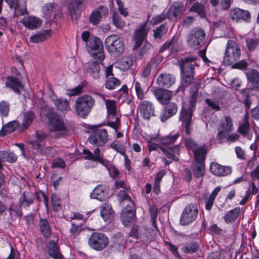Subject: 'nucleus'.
Instances as JSON below:
<instances>
[{"label":"nucleus","mask_w":259,"mask_h":259,"mask_svg":"<svg viewBox=\"0 0 259 259\" xmlns=\"http://www.w3.org/2000/svg\"><path fill=\"white\" fill-rule=\"evenodd\" d=\"M178 38L176 36H174L169 41L166 42L161 48V51H164L165 50L168 49L170 46L172 48L175 47L177 44Z\"/></svg>","instance_id":"obj_61"},{"label":"nucleus","mask_w":259,"mask_h":259,"mask_svg":"<svg viewBox=\"0 0 259 259\" xmlns=\"http://www.w3.org/2000/svg\"><path fill=\"white\" fill-rule=\"evenodd\" d=\"M34 198L32 194L24 192L19 199V203L21 207H27L32 204Z\"/></svg>","instance_id":"obj_39"},{"label":"nucleus","mask_w":259,"mask_h":259,"mask_svg":"<svg viewBox=\"0 0 259 259\" xmlns=\"http://www.w3.org/2000/svg\"><path fill=\"white\" fill-rule=\"evenodd\" d=\"M190 11L197 13L201 18L205 16L204 6L198 3H195L191 8Z\"/></svg>","instance_id":"obj_51"},{"label":"nucleus","mask_w":259,"mask_h":259,"mask_svg":"<svg viewBox=\"0 0 259 259\" xmlns=\"http://www.w3.org/2000/svg\"><path fill=\"white\" fill-rule=\"evenodd\" d=\"M35 118L34 113L32 111H28L24 113L22 122L23 128H27L32 123Z\"/></svg>","instance_id":"obj_43"},{"label":"nucleus","mask_w":259,"mask_h":259,"mask_svg":"<svg viewBox=\"0 0 259 259\" xmlns=\"http://www.w3.org/2000/svg\"><path fill=\"white\" fill-rule=\"evenodd\" d=\"M101 18L98 11H93L90 16V22L93 25H97L100 22Z\"/></svg>","instance_id":"obj_59"},{"label":"nucleus","mask_w":259,"mask_h":259,"mask_svg":"<svg viewBox=\"0 0 259 259\" xmlns=\"http://www.w3.org/2000/svg\"><path fill=\"white\" fill-rule=\"evenodd\" d=\"M97 95L101 98L105 100L108 113L112 115H116L117 113L116 102L113 100H106L104 95L100 93H97Z\"/></svg>","instance_id":"obj_33"},{"label":"nucleus","mask_w":259,"mask_h":259,"mask_svg":"<svg viewBox=\"0 0 259 259\" xmlns=\"http://www.w3.org/2000/svg\"><path fill=\"white\" fill-rule=\"evenodd\" d=\"M192 112L190 109H188L187 110L183 109L181 110L180 120H181L183 123V126L185 127V132L186 134L184 137V144L187 148L194 151L200 146H199L195 141L189 137L192 131Z\"/></svg>","instance_id":"obj_3"},{"label":"nucleus","mask_w":259,"mask_h":259,"mask_svg":"<svg viewBox=\"0 0 259 259\" xmlns=\"http://www.w3.org/2000/svg\"><path fill=\"white\" fill-rule=\"evenodd\" d=\"M47 135L44 133L40 131H37L32 135L31 139L29 141L30 144L31 145L33 150L38 151H41L42 148L45 145V140Z\"/></svg>","instance_id":"obj_13"},{"label":"nucleus","mask_w":259,"mask_h":259,"mask_svg":"<svg viewBox=\"0 0 259 259\" xmlns=\"http://www.w3.org/2000/svg\"><path fill=\"white\" fill-rule=\"evenodd\" d=\"M86 71L94 79L99 78L100 72V66L99 63L97 61L88 63L86 67Z\"/></svg>","instance_id":"obj_27"},{"label":"nucleus","mask_w":259,"mask_h":259,"mask_svg":"<svg viewBox=\"0 0 259 259\" xmlns=\"http://www.w3.org/2000/svg\"><path fill=\"white\" fill-rule=\"evenodd\" d=\"M148 31L146 23L140 25V28L135 31L133 39L135 42L134 49L139 48L146 39Z\"/></svg>","instance_id":"obj_16"},{"label":"nucleus","mask_w":259,"mask_h":259,"mask_svg":"<svg viewBox=\"0 0 259 259\" xmlns=\"http://www.w3.org/2000/svg\"><path fill=\"white\" fill-rule=\"evenodd\" d=\"M20 22L29 29H35L39 27L42 24L41 20L34 16H26L24 17Z\"/></svg>","instance_id":"obj_23"},{"label":"nucleus","mask_w":259,"mask_h":259,"mask_svg":"<svg viewBox=\"0 0 259 259\" xmlns=\"http://www.w3.org/2000/svg\"><path fill=\"white\" fill-rule=\"evenodd\" d=\"M181 78L182 85L179 87L177 92L184 91L185 87L189 85L194 79V72L192 71L188 72H181Z\"/></svg>","instance_id":"obj_29"},{"label":"nucleus","mask_w":259,"mask_h":259,"mask_svg":"<svg viewBox=\"0 0 259 259\" xmlns=\"http://www.w3.org/2000/svg\"><path fill=\"white\" fill-rule=\"evenodd\" d=\"M50 31L49 30H45L38 32L31 36L30 38V41L33 43H39L46 40L50 37Z\"/></svg>","instance_id":"obj_35"},{"label":"nucleus","mask_w":259,"mask_h":259,"mask_svg":"<svg viewBox=\"0 0 259 259\" xmlns=\"http://www.w3.org/2000/svg\"><path fill=\"white\" fill-rule=\"evenodd\" d=\"M249 130V124L247 119L244 117L242 123L239 126L238 132L244 137H248V132Z\"/></svg>","instance_id":"obj_50"},{"label":"nucleus","mask_w":259,"mask_h":259,"mask_svg":"<svg viewBox=\"0 0 259 259\" xmlns=\"http://www.w3.org/2000/svg\"><path fill=\"white\" fill-rule=\"evenodd\" d=\"M120 84V80L114 77L110 76L107 78V79L105 83V87L108 90H113L116 87L119 86Z\"/></svg>","instance_id":"obj_47"},{"label":"nucleus","mask_w":259,"mask_h":259,"mask_svg":"<svg viewBox=\"0 0 259 259\" xmlns=\"http://www.w3.org/2000/svg\"><path fill=\"white\" fill-rule=\"evenodd\" d=\"M251 90L259 91V72L255 69L249 68L245 72Z\"/></svg>","instance_id":"obj_17"},{"label":"nucleus","mask_w":259,"mask_h":259,"mask_svg":"<svg viewBox=\"0 0 259 259\" xmlns=\"http://www.w3.org/2000/svg\"><path fill=\"white\" fill-rule=\"evenodd\" d=\"M234 128L233 122L232 117L230 115H226L220 120L218 126V133L217 137L219 139H222L223 136L233 131Z\"/></svg>","instance_id":"obj_12"},{"label":"nucleus","mask_w":259,"mask_h":259,"mask_svg":"<svg viewBox=\"0 0 259 259\" xmlns=\"http://www.w3.org/2000/svg\"><path fill=\"white\" fill-rule=\"evenodd\" d=\"M167 16V14L164 12L159 15L154 16L151 20V23L156 25L164 21Z\"/></svg>","instance_id":"obj_60"},{"label":"nucleus","mask_w":259,"mask_h":259,"mask_svg":"<svg viewBox=\"0 0 259 259\" xmlns=\"http://www.w3.org/2000/svg\"><path fill=\"white\" fill-rule=\"evenodd\" d=\"M167 31V28L165 27V25L162 24L153 30L154 38L155 39H161L162 37L166 34Z\"/></svg>","instance_id":"obj_46"},{"label":"nucleus","mask_w":259,"mask_h":259,"mask_svg":"<svg viewBox=\"0 0 259 259\" xmlns=\"http://www.w3.org/2000/svg\"><path fill=\"white\" fill-rule=\"evenodd\" d=\"M178 134L172 136H167L158 139L157 142L159 143V148L165 154L166 157L175 161L179 160L178 155L180 154V146L179 145L169 147L174 144L178 138Z\"/></svg>","instance_id":"obj_1"},{"label":"nucleus","mask_w":259,"mask_h":259,"mask_svg":"<svg viewBox=\"0 0 259 259\" xmlns=\"http://www.w3.org/2000/svg\"><path fill=\"white\" fill-rule=\"evenodd\" d=\"M10 110V106L8 102L2 101L0 102V113L3 116H7Z\"/></svg>","instance_id":"obj_58"},{"label":"nucleus","mask_w":259,"mask_h":259,"mask_svg":"<svg viewBox=\"0 0 259 259\" xmlns=\"http://www.w3.org/2000/svg\"><path fill=\"white\" fill-rule=\"evenodd\" d=\"M205 38L204 31L202 29L196 28L189 33L187 42L190 47L197 49L203 45Z\"/></svg>","instance_id":"obj_9"},{"label":"nucleus","mask_w":259,"mask_h":259,"mask_svg":"<svg viewBox=\"0 0 259 259\" xmlns=\"http://www.w3.org/2000/svg\"><path fill=\"white\" fill-rule=\"evenodd\" d=\"M133 64V60L129 57L122 58L120 61V67L122 70L129 69Z\"/></svg>","instance_id":"obj_54"},{"label":"nucleus","mask_w":259,"mask_h":259,"mask_svg":"<svg viewBox=\"0 0 259 259\" xmlns=\"http://www.w3.org/2000/svg\"><path fill=\"white\" fill-rule=\"evenodd\" d=\"M221 187L218 186L214 188L208 197L205 198L204 200L205 202V209L210 210L213 204L215 198L218 193L221 190Z\"/></svg>","instance_id":"obj_40"},{"label":"nucleus","mask_w":259,"mask_h":259,"mask_svg":"<svg viewBox=\"0 0 259 259\" xmlns=\"http://www.w3.org/2000/svg\"><path fill=\"white\" fill-rule=\"evenodd\" d=\"M184 11V5L181 3H174L170 7L167 13V17L169 20H178L181 17Z\"/></svg>","instance_id":"obj_20"},{"label":"nucleus","mask_w":259,"mask_h":259,"mask_svg":"<svg viewBox=\"0 0 259 259\" xmlns=\"http://www.w3.org/2000/svg\"><path fill=\"white\" fill-rule=\"evenodd\" d=\"M82 153L85 155L84 156L85 159L99 162L106 167H108V161L103 158V155L101 153V150L99 148H96L94 150V153H92L87 149H83Z\"/></svg>","instance_id":"obj_14"},{"label":"nucleus","mask_w":259,"mask_h":259,"mask_svg":"<svg viewBox=\"0 0 259 259\" xmlns=\"http://www.w3.org/2000/svg\"><path fill=\"white\" fill-rule=\"evenodd\" d=\"M112 20L113 24L117 28L122 29L125 25V22L117 14H113L112 17Z\"/></svg>","instance_id":"obj_56"},{"label":"nucleus","mask_w":259,"mask_h":259,"mask_svg":"<svg viewBox=\"0 0 259 259\" xmlns=\"http://www.w3.org/2000/svg\"><path fill=\"white\" fill-rule=\"evenodd\" d=\"M109 243V239L105 234L97 232L91 234L88 241L89 247L96 251L103 250Z\"/></svg>","instance_id":"obj_7"},{"label":"nucleus","mask_w":259,"mask_h":259,"mask_svg":"<svg viewBox=\"0 0 259 259\" xmlns=\"http://www.w3.org/2000/svg\"><path fill=\"white\" fill-rule=\"evenodd\" d=\"M49 120V127L51 132H64L68 129V126L64 123L63 119L57 114L53 113L48 115Z\"/></svg>","instance_id":"obj_11"},{"label":"nucleus","mask_w":259,"mask_h":259,"mask_svg":"<svg viewBox=\"0 0 259 259\" xmlns=\"http://www.w3.org/2000/svg\"><path fill=\"white\" fill-rule=\"evenodd\" d=\"M128 191L125 190H120L118 194V199L120 202L124 201H128L130 203L127 204L126 206L132 208L134 207V203L132 202L131 198L126 193V191Z\"/></svg>","instance_id":"obj_48"},{"label":"nucleus","mask_w":259,"mask_h":259,"mask_svg":"<svg viewBox=\"0 0 259 259\" xmlns=\"http://www.w3.org/2000/svg\"><path fill=\"white\" fill-rule=\"evenodd\" d=\"M10 215L12 217H21L22 215V212L21 211V206L19 205L12 204L10 207L9 209Z\"/></svg>","instance_id":"obj_53"},{"label":"nucleus","mask_w":259,"mask_h":259,"mask_svg":"<svg viewBox=\"0 0 259 259\" xmlns=\"http://www.w3.org/2000/svg\"><path fill=\"white\" fill-rule=\"evenodd\" d=\"M199 244L196 242H192L185 245L182 248L185 253H193L196 252L199 249Z\"/></svg>","instance_id":"obj_52"},{"label":"nucleus","mask_w":259,"mask_h":259,"mask_svg":"<svg viewBox=\"0 0 259 259\" xmlns=\"http://www.w3.org/2000/svg\"><path fill=\"white\" fill-rule=\"evenodd\" d=\"M95 103V101L91 96H82L75 101V111L80 117L84 118L90 114Z\"/></svg>","instance_id":"obj_4"},{"label":"nucleus","mask_w":259,"mask_h":259,"mask_svg":"<svg viewBox=\"0 0 259 259\" xmlns=\"http://www.w3.org/2000/svg\"><path fill=\"white\" fill-rule=\"evenodd\" d=\"M19 125V123L16 120L10 122L5 125L0 132V135L4 136L14 132Z\"/></svg>","instance_id":"obj_42"},{"label":"nucleus","mask_w":259,"mask_h":259,"mask_svg":"<svg viewBox=\"0 0 259 259\" xmlns=\"http://www.w3.org/2000/svg\"><path fill=\"white\" fill-rule=\"evenodd\" d=\"M138 110L141 116L145 119H149L155 115V107L153 103L149 101H143L139 105Z\"/></svg>","instance_id":"obj_15"},{"label":"nucleus","mask_w":259,"mask_h":259,"mask_svg":"<svg viewBox=\"0 0 259 259\" xmlns=\"http://www.w3.org/2000/svg\"><path fill=\"white\" fill-rule=\"evenodd\" d=\"M165 174V172L164 170H161L156 175L154 180V186L153 188V191L155 194H158L160 192V183Z\"/></svg>","instance_id":"obj_45"},{"label":"nucleus","mask_w":259,"mask_h":259,"mask_svg":"<svg viewBox=\"0 0 259 259\" xmlns=\"http://www.w3.org/2000/svg\"><path fill=\"white\" fill-rule=\"evenodd\" d=\"M135 89L138 98L141 100H143L145 98L146 92L144 91L141 84L138 81L135 82Z\"/></svg>","instance_id":"obj_55"},{"label":"nucleus","mask_w":259,"mask_h":259,"mask_svg":"<svg viewBox=\"0 0 259 259\" xmlns=\"http://www.w3.org/2000/svg\"><path fill=\"white\" fill-rule=\"evenodd\" d=\"M157 84L164 88H169L175 81V77L171 74L168 73H161L157 79Z\"/></svg>","instance_id":"obj_25"},{"label":"nucleus","mask_w":259,"mask_h":259,"mask_svg":"<svg viewBox=\"0 0 259 259\" xmlns=\"http://www.w3.org/2000/svg\"><path fill=\"white\" fill-rule=\"evenodd\" d=\"M241 51L239 45L233 40H229L226 45L223 63L229 65L239 59Z\"/></svg>","instance_id":"obj_5"},{"label":"nucleus","mask_w":259,"mask_h":259,"mask_svg":"<svg viewBox=\"0 0 259 259\" xmlns=\"http://www.w3.org/2000/svg\"><path fill=\"white\" fill-rule=\"evenodd\" d=\"M90 143L97 146H102L108 140V134L105 128L94 129L88 138Z\"/></svg>","instance_id":"obj_10"},{"label":"nucleus","mask_w":259,"mask_h":259,"mask_svg":"<svg viewBox=\"0 0 259 259\" xmlns=\"http://www.w3.org/2000/svg\"><path fill=\"white\" fill-rule=\"evenodd\" d=\"M193 171L195 177L197 178L201 177L204 175L205 171L204 164L203 163H196L194 166Z\"/></svg>","instance_id":"obj_49"},{"label":"nucleus","mask_w":259,"mask_h":259,"mask_svg":"<svg viewBox=\"0 0 259 259\" xmlns=\"http://www.w3.org/2000/svg\"><path fill=\"white\" fill-rule=\"evenodd\" d=\"M105 45L108 51L113 55H120L124 50V44L117 35L112 34L107 36L105 40Z\"/></svg>","instance_id":"obj_6"},{"label":"nucleus","mask_w":259,"mask_h":259,"mask_svg":"<svg viewBox=\"0 0 259 259\" xmlns=\"http://www.w3.org/2000/svg\"><path fill=\"white\" fill-rule=\"evenodd\" d=\"M196 59V57H187L182 59L179 62L181 72H194Z\"/></svg>","instance_id":"obj_19"},{"label":"nucleus","mask_w":259,"mask_h":259,"mask_svg":"<svg viewBox=\"0 0 259 259\" xmlns=\"http://www.w3.org/2000/svg\"><path fill=\"white\" fill-rule=\"evenodd\" d=\"M48 252L50 256L55 259H64L60 253L58 247L55 241H51L49 242Z\"/></svg>","instance_id":"obj_36"},{"label":"nucleus","mask_w":259,"mask_h":259,"mask_svg":"<svg viewBox=\"0 0 259 259\" xmlns=\"http://www.w3.org/2000/svg\"><path fill=\"white\" fill-rule=\"evenodd\" d=\"M152 92L157 100L162 104L167 103L172 95L171 91L159 88H153Z\"/></svg>","instance_id":"obj_18"},{"label":"nucleus","mask_w":259,"mask_h":259,"mask_svg":"<svg viewBox=\"0 0 259 259\" xmlns=\"http://www.w3.org/2000/svg\"><path fill=\"white\" fill-rule=\"evenodd\" d=\"M178 111V106L174 103L166 105L161 110L159 117L162 122H164L168 118L175 115Z\"/></svg>","instance_id":"obj_21"},{"label":"nucleus","mask_w":259,"mask_h":259,"mask_svg":"<svg viewBox=\"0 0 259 259\" xmlns=\"http://www.w3.org/2000/svg\"><path fill=\"white\" fill-rule=\"evenodd\" d=\"M82 40L85 42L87 50L97 51L92 54V56L99 60H103L105 56L103 52V44L101 40L97 36L92 35L88 31H85L81 33Z\"/></svg>","instance_id":"obj_2"},{"label":"nucleus","mask_w":259,"mask_h":259,"mask_svg":"<svg viewBox=\"0 0 259 259\" xmlns=\"http://www.w3.org/2000/svg\"><path fill=\"white\" fill-rule=\"evenodd\" d=\"M240 212V208L237 207L229 211L224 216V219L226 223H230L234 222L239 216Z\"/></svg>","instance_id":"obj_41"},{"label":"nucleus","mask_w":259,"mask_h":259,"mask_svg":"<svg viewBox=\"0 0 259 259\" xmlns=\"http://www.w3.org/2000/svg\"><path fill=\"white\" fill-rule=\"evenodd\" d=\"M82 2V0H74L73 2L70 4L69 6V9L71 15H73L75 13L76 10L81 4Z\"/></svg>","instance_id":"obj_63"},{"label":"nucleus","mask_w":259,"mask_h":259,"mask_svg":"<svg viewBox=\"0 0 259 259\" xmlns=\"http://www.w3.org/2000/svg\"><path fill=\"white\" fill-rule=\"evenodd\" d=\"M207 150L205 145H200L193 152L196 163H204Z\"/></svg>","instance_id":"obj_31"},{"label":"nucleus","mask_w":259,"mask_h":259,"mask_svg":"<svg viewBox=\"0 0 259 259\" xmlns=\"http://www.w3.org/2000/svg\"><path fill=\"white\" fill-rule=\"evenodd\" d=\"M38 153L45 154L49 155L51 157L54 156L56 154V150L52 147H45L42 148L41 151H38Z\"/></svg>","instance_id":"obj_62"},{"label":"nucleus","mask_w":259,"mask_h":259,"mask_svg":"<svg viewBox=\"0 0 259 259\" xmlns=\"http://www.w3.org/2000/svg\"><path fill=\"white\" fill-rule=\"evenodd\" d=\"M107 196L106 187L104 185H98L90 194L92 199H96L102 201Z\"/></svg>","instance_id":"obj_28"},{"label":"nucleus","mask_w":259,"mask_h":259,"mask_svg":"<svg viewBox=\"0 0 259 259\" xmlns=\"http://www.w3.org/2000/svg\"><path fill=\"white\" fill-rule=\"evenodd\" d=\"M39 227L41 233L44 237L48 238L50 236L52 229L48 220L40 218L39 221Z\"/></svg>","instance_id":"obj_34"},{"label":"nucleus","mask_w":259,"mask_h":259,"mask_svg":"<svg viewBox=\"0 0 259 259\" xmlns=\"http://www.w3.org/2000/svg\"><path fill=\"white\" fill-rule=\"evenodd\" d=\"M52 101L58 110L61 112H66L70 109L69 101L66 99H52Z\"/></svg>","instance_id":"obj_38"},{"label":"nucleus","mask_w":259,"mask_h":259,"mask_svg":"<svg viewBox=\"0 0 259 259\" xmlns=\"http://www.w3.org/2000/svg\"><path fill=\"white\" fill-rule=\"evenodd\" d=\"M210 170L213 175L218 176H225L231 172L230 167L222 166L215 162L211 163Z\"/></svg>","instance_id":"obj_24"},{"label":"nucleus","mask_w":259,"mask_h":259,"mask_svg":"<svg viewBox=\"0 0 259 259\" xmlns=\"http://www.w3.org/2000/svg\"><path fill=\"white\" fill-rule=\"evenodd\" d=\"M230 15L232 19L236 22L241 20L248 21L250 19V14L247 10H244L239 8H235L231 10Z\"/></svg>","instance_id":"obj_22"},{"label":"nucleus","mask_w":259,"mask_h":259,"mask_svg":"<svg viewBox=\"0 0 259 259\" xmlns=\"http://www.w3.org/2000/svg\"><path fill=\"white\" fill-rule=\"evenodd\" d=\"M132 208L133 207L126 206L122 210L121 213V220L125 226H128L134 219L135 214Z\"/></svg>","instance_id":"obj_26"},{"label":"nucleus","mask_w":259,"mask_h":259,"mask_svg":"<svg viewBox=\"0 0 259 259\" xmlns=\"http://www.w3.org/2000/svg\"><path fill=\"white\" fill-rule=\"evenodd\" d=\"M245 42L248 50L250 52H254L259 47L258 38L247 37Z\"/></svg>","instance_id":"obj_44"},{"label":"nucleus","mask_w":259,"mask_h":259,"mask_svg":"<svg viewBox=\"0 0 259 259\" xmlns=\"http://www.w3.org/2000/svg\"><path fill=\"white\" fill-rule=\"evenodd\" d=\"M116 2L118 6V10L120 14L124 17L127 16L128 12L126 11V9L124 8V3L121 0H116Z\"/></svg>","instance_id":"obj_64"},{"label":"nucleus","mask_w":259,"mask_h":259,"mask_svg":"<svg viewBox=\"0 0 259 259\" xmlns=\"http://www.w3.org/2000/svg\"><path fill=\"white\" fill-rule=\"evenodd\" d=\"M101 215L105 222L110 221L114 217V213L110 205L104 204L100 210Z\"/></svg>","instance_id":"obj_32"},{"label":"nucleus","mask_w":259,"mask_h":259,"mask_svg":"<svg viewBox=\"0 0 259 259\" xmlns=\"http://www.w3.org/2000/svg\"><path fill=\"white\" fill-rule=\"evenodd\" d=\"M17 156L12 151L7 150L0 151V161L14 163L17 161Z\"/></svg>","instance_id":"obj_37"},{"label":"nucleus","mask_w":259,"mask_h":259,"mask_svg":"<svg viewBox=\"0 0 259 259\" xmlns=\"http://www.w3.org/2000/svg\"><path fill=\"white\" fill-rule=\"evenodd\" d=\"M198 214V206L196 203H191L187 205L183 210L180 220V224L188 225L193 222Z\"/></svg>","instance_id":"obj_8"},{"label":"nucleus","mask_w":259,"mask_h":259,"mask_svg":"<svg viewBox=\"0 0 259 259\" xmlns=\"http://www.w3.org/2000/svg\"><path fill=\"white\" fill-rule=\"evenodd\" d=\"M150 215L151 217V222L152 226L157 229V227L156 224V218L157 217V208L154 206H151L150 207Z\"/></svg>","instance_id":"obj_57"},{"label":"nucleus","mask_w":259,"mask_h":259,"mask_svg":"<svg viewBox=\"0 0 259 259\" xmlns=\"http://www.w3.org/2000/svg\"><path fill=\"white\" fill-rule=\"evenodd\" d=\"M6 86L12 89L14 92L17 93L23 88V84L16 78L14 77H8L7 78Z\"/></svg>","instance_id":"obj_30"}]
</instances>
